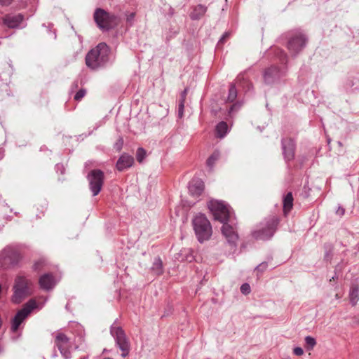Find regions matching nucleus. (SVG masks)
<instances>
[{"mask_svg":"<svg viewBox=\"0 0 359 359\" xmlns=\"http://www.w3.org/2000/svg\"><path fill=\"white\" fill-rule=\"evenodd\" d=\"M110 49L105 43H100L86 56V64L91 69L106 66L109 62Z\"/></svg>","mask_w":359,"mask_h":359,"instance_id":"f257e3e1","label":"nucleus"},{"mask_svg":"<svg viewBox=\"0 0 359 359\" xmlns=\"http://www.w3.org/2000/svg\"><path fill=\"white\" fill-rule=\"evenodd\" d=\"M33 283L22 273L16 276L13 286V294L11 300L14 304H20L33 293Z\"/></svg>","mask_w":359,"mask_h":359,"instance_id":"f03ea898","label":"nucleus"},{"mask_svg":"<svg viewBox=\"0 0 359 359\" xmlns=\"http://www.w3.org/2000/svg\"><path fill=\"white\" fill-rule=\"evenodd\" d=\"M192 225L195 235L199 243L208 241L212 234V229L210 221L205 215L198 214L192 220Z\"/></svg>","mask_w":359,"mask_h":359,"instance_id":"7ed1b4c3","label":"nucleus"},{"mask_svg":"<svg viewBox=\"0 0 359 359\" xmlns=\"http://www.w3.org/2000/svg\"><path fill=\"white\" fill-rule=\"evenodd\" d=\"M208 207L212 213L215 220L221 223L231 222L234 219L233 213L231 211L230 207L224 201L211 200L208 203Z\"/></svg>","mask_w":359,"mask_h":359,"instance_id":"20e7f679","label":"nucleus"},{"mask_svg":"<svg viewBox=\"0 0 359 359\" xmlns=\"http://www.w3.org/2000/svg\"><path fill=\"white\" fill-rule=\"evenodd\" d=\"M94 19L97 27L103 31L114 28L120 22V18L117 15L107 12L102 8L95 10Z\"/></svg>","mask_w":359,"mask_h":359,"instance_id":"39448f33","label":"nucleus"},{"mask_svg":"<svg viewBox=\"0 0 359 359\" xmlns=\"http://www.w3.org/2000/svg\"><path fill=\"white\" fill-rule=\"evenodd\" d=\"M278 224V219L271 217L262 223L259 229L253 231L252 236L257 240L270 239L276 232Z\"/></svg>","mask_w":359,"mask_h":359,"instance_id":"423d86ee","label":"nucleus"},{"mask_svg":"<svg viewBox=\"0 0 359 359\" xmlns=\"http://www.w3.org/2000/svg\"><path fill=\"white\" fill-rule=\"evenodd\" d=\"M20 259L19 252L11 247H7L0 253V267L4 269L16 266Z\"/></svg>","mask_w":359,"mask_h":359,"instance_id":"0eeeda50","label":"nucleus"},{"mask_svg":"<svg viewBox=\"0 0 359 359\" xmlns=\"http://www.w3.org/2000/svg\"><path fill=\"white\" fill-rule=\"evenodd\" d=\"M221 231L224 237L226 238L227 243L229 245L231 250H235L238 241V235L236 231V223L234 219L231 222H224L222 223Z\"/></svg>","mask_w":359,"mask_h":359,"instance_id":"6e6552de","label":"nucleus"},{"mask_svg":"<svg viewBox=\"0 0 359 359\" xmlns=\"http://www.w3.org/2000/svg\"><path fill=\"white\" fill-rule=\"evenodd\" d=\"M36 307L35 300L30 299L28 301L23 307L17 312L13 319L11 324V331L13 332H17L20 324L27 318L33 309Z\"/></svg>","mask_w":359,"mask_h":359,"instance_id":"1a4fd4ad","label":"nucleus"},{"mask_svg":"<svg viewBox=\"0 0 359 359\" xmlns=\"http://www.w3.org/2000/svg\"><path fill=\"white\" fill-rule=\"evenodd\" d=\"M110 332L114 338L116 344L122 351L121 355L123 357L128 355L130 350V345L122 328L116 326L115 324H113L111 326Z\"/></svg>","mask_w":359,"mask_h":359,"instance_id":"9d476101","label":"nucleus"},{"mask_svg":"<svg viewBox=\"0 0 359 359\" xmlns=\"http://www.w3.org/2000/svg\"><path fill=\"white\" fill-rule=\"evenodd\" d=\"M89 189L93 196H97L101 191L104 182V172L100 170H93L87 176Z\"/></svg>","mask_w":359,"mask_h":359,"instance_id":"9b49d317","label":"nucleus"},{"mask_svg":"<svg viewBox=\"0 0 359 359\" xmlns=\"http://www.w3.org/2000/svg\"><path fill=\"white\" fill-rule=\"evenodd\" d=\"M306 39L300 32L294 34L288 41L287 48L292 55L298 54L305 46Z\"/></svg>","mask_w":359,"mask_h":359,"instance_id":"f8f14e48","label":"nucleus"},{"mask_svg":"<svg viewBox=\"0 0 359 359\" xmlns=\"http://www.w3.org/2000/svg\"><path fill=\"white\" fill-rule=\"evenodd\" d=\"M285 74V68L271 66L265 69L263 77L266 84H273L279 81Z\"/></svg>","mask_w":359,"mask_h":359,"instance_id":"ddd939ff","label":"nucleus"},{"mask_svg":"<svg viewBox=\"0 0 359 359\" xmlns=\"http://www.w3.org/2000/svg\"><path fill=\"white\" fill-rule=\"evenodd\" d=\"M55 344L60 351V353L65 359H70L71 354L69 348L71 347L70 339L62 332H57L55 334Z\"/></svg>","mask_w":359,"mask_h":359,"instance_id":"4468645a","label":"nucleus"},{"mask_svg":"<svg viewBox=\"0 0 359 359\" xmlns=\"http://www.w3.org/2000/svg\"><path fill=\"white\" fill-rule=\"evenodd\" d=\"M283 154L285 161H290L294 157L295 143L290 138L282 140Z\"/></svg>","mask_w":359,"mask_h":359,"instance_id":"2eb2a0df","label":"nucleus"},{"mask_svg":"<svg viewBox=\"0 0 359 359\" xmlns=\"http://www.w3.org/2000/svg\"><path fill=\"white\" fill-rule=\"evenodd\" d=\"M24 16L22 14L6 15L3 18L4 24L9 28H22Z\"/></svg>","mask_w":359,"mask_h":359,"instance_id":"dca6fc26","label":"nucleus"},{"mask_svg":"<svg viewBox=\"0 0 359 359\" xmlns=\"http://www.w3.org/2000/svg\"><path fill=\"white\" fill-rule=\"evenodd\" d=\"M204 189L203 182L199 178H194L189 183V191L194 196H199Z\"/></svg>","mask_w":359,"mask_h":359,"instance_id":"f3484780","label":"nucleus"},{"mask_svg":"<svg viewBox=\"0 0 359 359\" xmlns=\"http://www.w3.org/2000/svg\"><path fill=\"white\" fill-rule=\"evenodd\" d=\"M39 285L45 290H52L56 285V280L51 273H45L39 278Z\"/></svg>","mask_w":359,"mask_h":359,"instance_id":"a211bd4d","label":"nucleus"},{"mask_svg":"<svg viewBox=\"0 0 359 359\" xmlns=\"http://www.w3.org/2000/svg\"><path fill=\"white\" fill-rule=\"evenodd\" d=\"M133 163V157L127 154H123L118 159L116 167L118 170L123 171L125 169L130 168Z\"/></svg>","mask_w":359,"mask_h":359,"instance_id":"6ab92c4d","label":"nucleus"},{"mask_svg":"<svg viewBox=\"0 0 359 359\" xmlns=\"http://www.w3.org/2000/svg\"><path fill=\"white\" fill-rule=\"evenodd\" d=\"M293 207V196L291 192H288L283 198V211L287 214Z\"/></svg>","mask_w":359,"mask_h":359,"instance_id":"aec40b11","label":"nucleus"},{"mask_svg":"<svg viewBox=\"0 0 359 359\" xmlns=\"http://www.w3.org/2000/svg\"><path fill=\"white\" fill-rule=\"evenodd\" d=\"M206 7L203 5H198L190 14V17L192 20L200 19L206 12Z\"/></svg>","mask_w":359,"mask_h":359,"instance_id":"412c9836","label":"nucleus"},{"mask_svg":"<svg viewBox=\"0 0 359 359\" xmlns=\"http://www.w3.org/2000/svg\"><path fill=\"white\" fill-rule=\"evenodd\" d=\"M215 131L217 137L223 138L229 131L228 125L226 122L221 121L216 126Z\"/></svg>","mask_w":359,"mask_h":359,"instance_id":"4be33fe9","label":"nucleus"},{"mask_svg":"<svg viewBox=\"0 0 359 359\" xmlns=\"http://www.w3.org/2000/svg\"><path fill=\"white\" fill-rule=\"evenodd\" d=\"M151 270L156 275H161L163 273V262L160 257H156L154 259Z\"/></svg>","mask_w":359,"mask_h":359,"instance_id":"5701e85b","label":"nucleus"},{"mask_svg":"<svg viewBox=\"0 0 359 359\" xmlns=\"http://www.w3.org/2000/svg\"><path fill=\"white\" fill-rule=\"evenodd\" d=\"M220 158V152L218 150H215L207 159L206 165L207 166L212 170L215 164V163Z\"/></svg>","mask_w":359,"mask_h":359,"instance_id":"b1692460","label":"nucleus"},{"mask_svg":"<svg viewBox=\"0 0 359 359\" xmlns=\"http://www.w3.org/2000/svg\"><path fill=\"white\" fill-rule=\"evenodd\" d=\"M349 298L351 304L355 306L359 300V287L358 286H353L351 288Z\"/></svg>","mask_w":359,"mask_h":359,"instance_id":"393cba45","label":"nucleus"},{"mask_svg":"<svg viewBox=\"0 0 359 359\" xmlns=\"http://www.w3.org/2000/svg\"><path fill=\"white\" fill-rule=\"evenodd\" d=\"M236 83L240 87H242L243 88H246L248 90H249L251 87V83L245 77V74H241L237 76Z\"/></svg>","mask_w":359,"mask_h":359,"instance_id":"a878e982","label":"nucleus"},{"mask_svg":"<svg viewBox=\"0 0 359 359\" xmlns=\"http://www.w3.org/2000/svg\"><path fill=\"white\" fill-rule=\"evenodd\" d=\"M237 97V90L236 88L235 84L231 85L229 90V95H228V101L229 102H233L235 101L236 98Z\"/></svg>","mask_w":359,"mask_h":359,"instance_id":"bb28decb","label":"nucleus"},{"mask_svg":"<svg viewBox=\"0 0 359 359\" xmlns=\"http://www.w3.org/2000/svg\"><path fill=\"white\" fill-rule=\"evenodd\" d=\"M316 339L311 337V336H307L305 337V345H306V347L307 349L309 350H311L313 348V347L316 346Z\"/></svg>","mask_w":359,"mask_h":359,"instance_id":"cd10ccee","label":"nucleus"},{"mask_svg":"<svg viewBox=\"0 0 359 359\" xmlns=\"http://www.w3.org/2000/svg\"><path fill=\"white\" fill-rule=\"evenodd\" d=\"M275 51H276V55L279 58L280 62L282 64L286 63V61H287L286 54L282 50H280V49H276Z\"/></svg>","mask_w":359,"mask_h":359,"instance_id":"c85d7f7f","label":"nucleus"},{"mask_svg":"<svg viewBox=\"0 0 359 359\" xmlns=\"http://www.w3.org/2000/svg\"><path fill=\"white\" fill-rule=\"evenodd\" d=\"M146 156V151L143 148H138L136 153L137 161L142 163Z\"/></svg>","mask_w":359,"mask_h":359,"instance_id":"c756f323","label":"nucleus"},{"mask_svg":"<svg viewBox=\"0 0 359 359\" xmlns=\"http://www.w3.org/2000/svg\"><path fill=\"white\" fill-rule=\"evenodd\" d=\"M184 102L183 100L179 101V106H178V116L180 118H182L184 115Z\"/></svg>","mask_w":359,"mask_h":359,"instance_id":"7c9ffc66","label":"nucleus"},{"mask_svg":"<svg viewBox=\"0 0 359 359\" xmlns=\"http://www.w3.org/2000/svg\"><path fill=\"white\" fill-rule=\"evenodd\" d=\"M241 292L244 294H248L250 292V286L248 283H243L241 286Z\"/></svg>","mask_w":359,"mask_h":359,"instance_id":"2f4dec72","label":"nucleus"},{"mask_svg":"<svg viewBox=\"0 0 359 359\" xmlns=\"http://www.w3.org/2000/svg\"><path fill=\"white\" fill-rule=\"evenodd\" d=\"M86 95V90L80 89L74 95V100L79 101L81 100Z\"/></svg>","mask_w":359,"mask_h":359,"instance_id":"473e14b6","label":"nucleus"},{"mask_svg":"<svg viewBox=\"0 0 359 359\" xmlns=\"http://www.w3.org/2000/svg\"><path fill=\"white\" fill-rule=\"evenodd\" d=\"M229 36H230V32H226L224 33L217 43V46L224 43V41L229 37Z\"/></svg>","mask_w":359,"mask_h":359,"instance_id":"72a5a7b5","label":"nucleus"},{"mask_svg":"<svg viewBox=\"0 0 359 359\" xmlns=\"http://www.w3.org/2000/svg\"><path fill=\"white\" fill-rule=\"evenodd\" d=\"M267 266H268V264L266 262H262L257 266L256 269L258 271L263 272L264 271L266 270V269L267 268Z\"/></svg>","mask_w":359,"mask_h":359,"instance_id":"f704fd0d","label":"nucleus"},{"mask_svg":"<svg viewBox=\"0 0 359 359\" xmlns=\"http://www.w3.org/2000/svg\"><path fill=\"white\" fill-rule=\"evenodd\" d=\"M293 353L294 355L300 356V355H303L304 351L301 347H296L294 348Z\"/></svg>","mask_w":359,"mask_h":359,"instance_id":"c9c22d12","label":"nucleus"},{"mask_svg":"<svg viewBox=\"0 0 359 359\" xmlns=\"http://www.w3.org/2000/svg\"><path fill=\"white\" fill-rule=\"evenodd\" d=\"M345 210L344 208L339 206L338 209L336 210V214L339 215V217H341L344 215Z\"/></svg>","mask_w":359,"mask_h":359,"instance_id":"e433bc0d","label":"nucleus"},{"mask_svg":"<svg viewBox=\"0 0 359 359\" xmlns=\"http://www.w3.org/2000/svg\"><path fill=\"white\" fill-rule=\"evenodd\" d=\"M187 92H188V89L187 88H185L182 92L180 100H183L185 102V100H186V97H187Z\"/></svg>","mask_w":359,"mask_h":359,"instance_id":"4c0bfd02","label":"nucleus"},{"mask_svg":"<svg viewBox=\"0 0 359 359\" xmlns=\"http://www.w3.org/2000/svg\"><path fill=\"white\" fill-rule=\"evenodd\" d=\"M55 168L57 170V172H58L60 170L61 174L64 173L65 168H64L63 165H62V164H57L56 166H55Z\"/></svg>","mask_w":359,"mask_h":359,"instance_id":"58836bf2","label":"nucleus"},{"mask_svg":"<svg viewBox=\"0 0 359 359\" xmlns=\"http://www.w3.org/2000/svg\"><path fill=\"white\" fill-rule=\"evenodd\" d=\"M12 0H0V4L3 6H8L11 3Z\"/></svg>","mask_w":359,"mask_h":359,"instance_id":"ea45409f","label":"nucleus"},{"mask_svg":"<svg viewBox=\"0 0 359 359\" xmlns=\"http://www.w3.org/2000/svg\"><path fill=\"white\" fill-rule=\"evenodd\" d=\"M2 152H4V150L2 149H0V160L3 157V154H1Z\"/></svg>","mask_w":359,"mask_h":359,"instance_id":"a19ab883","label":"nucleus"},{"mask_svg":"<svg viewBox=\"0 0 359 359\" xmlns=\"http://www.w3.org/2000/svg\"><path fill=\"white\" fill-rule=\"evenodd\" d=\"M37 265H38V263H36L35 265H34V267H35L36 269L38 268Z\"/></svg>","mask_w":359,"mask_h":359,"instance_id":"79ce46f5","label":"nucleus"},{"mask_svg":"<svg viewBox=\"0 0 359 359\" xmlns=\"http://www.w3.org/2000/svg\"><path fill=\"white\" fill-rule=\"evenodd\" d=\"M133 17H134V13H132L130 15V18H133Z\"/></svg>","mask_w":359,"mask_h":359,"instance_id":"37998d69","label":"nucleus"}]
</instances>
